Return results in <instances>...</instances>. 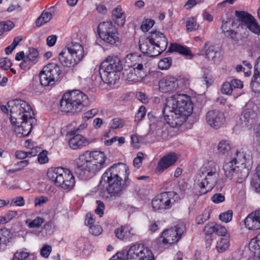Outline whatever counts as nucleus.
I'll return each mask as SVG.
<instances>
[{
    "instance_id": "8",
    "label": "nucleus",
    "mask_w": 260,
    "mask_h": 260,
    "mask_svg": "<svg viewBox=\"0 0 260 260\" xmlns=\"http://www.w3.org/2000/svg\"><path fill=\"white\" fill-rule=\"evenodd\" d=\"M127 59L134 63L127 65L130 67L129 70L124 69L123 71V75L125 80L133 82L141 81L146 75L147 62L140 55L136 54H131L129 57L127 55Z\"/></svg>"
},
{
    "instance_id": "49",
    "label": "nucleus",
    "mask_w": 260,
    "mask_h": 260,
    "mask_svg": "<svg viewBox=\"0 0 260 260\" xmlns=\"http://www.w3.org/2000/svg\"><path fill=\"white\" fill-rule=\"evenodd\" d=\"M233 23V22H231V21L223 22L221 28L222 32L224 35L228 33L229 31H230L232 29Z\"/></svg>"
},
{
    "instance_id": "37",
    "label": "nucleus",
    "mask_w": 260,
    "mask_h": 260,
    "mask_svg": "<svg viewBox=\"0 0 260 260\" xmlns=\"http://www.w3.org/2000/svg\"><path fill=\"white\" fill-rule=\"evenodd\" d=\"M251 86L252 90L260 93V75L254 73L251 80Z\"/></svg>"
},
{
    "instance_id": "36",
    "label": "nucleus",
    "mask_w": 260,
    "mask_h": 260,
    "mask_svg": "<svg viewBox=\"0 0 260 260\" xmlns=\"http://www.w3.org/2000/svg\"><path fill=\"white\" fill-rule=\"evenodd\" d=\"M199 24L194 17H189L186 21V27L187 31H193L199 29Z\"/></svg>"
},
{
    "instance_id": "16",
    "label": "nucleus",
    "mask_w": 260,
    "mask_h": 260,
    "mask_svg": "<svg viewBox=\"0 0 260 260\" xmlns=\"http://www.w3.org/2000/svg\"><path fill=\"white\" fill-rule=\"evenodd\" d=\"M154 43V41L150 38V36L147 37H141L139 42V48L143 54H146L148 56H157L164 51L166 43L165 42V39H164L160 43V47L161 49L156 47Z\"/></svg>"
},
{
    "instance_id": "58",
    "label": "nucleus",
    "mask_w": 260,
    "mask_h": 260,
    "mask_svg": "<svg viewBox=\"0 0 260 260\" xmlns=\"http://www.w3.org/2000/svg\"><path fill=\"white\" fill-rule=\"evenodd\" d=\"M216 52L213 46H210L205 52V56L208 59H212L215 57Z\"/></svg>"
},
{
    "instance_id": "28",
    "label": "nucleus",
    "mask_w": 260,
    "mask_h": 260,
    "mask_svg": "<svg viewBox=\"0 0 260 260\" xmlns=\"http://www.w3.org/2000/svg\"><path fill=\"white\" fill-rule=\"evenodd\" d=\"M233 145L229 140H222L218 144L217 152L219 155H227L232 150Z\"/></svg>"
},
{
    "instance_id": "17",
    "label": "nucleus",
    "mask_w": 260,
    "mask_h": 260,
    "mask_svg": "<svg viewBox=\"0 0 260 260\" xmlns=\"http://www.w3.org/2000/svg\"><path fill=\"white\" fill-rule=\"evenodd\" d=\"M207 123L214 128L220 127L225 121V117L223 113L218 110L208 111L206 115Z\"/></svg>"
},
{
    "instance_id": "9",
    "label": "nucleus",
    "mask_w": 260,
    "mask_h": 260,
    "mask_svg": "<svg viewBox=\"0 0 260 260\" xmlns=\"http://www.w3.org/2000/svg\"><path fill=\"white\" fill-rule=\"evenodd\" d=\"M47 177L54 184L64 189L71 190L75 185V178L71 171L61 167L50 169Z\"/></svg>"
},
{
    "instance_id": "45",
    "label": "nucleus",
    "mask_w": 260,
    "mask_h": 260,
    "mask_svg": "<svg viewBox=\"0 0 260 260\" xmlns=\"http://www.w3.org/2000/svg\"><path fill=\"white\" fill-rule=\"evenodd\" d=\"M154 24V20L152 19H146L143 22L141 26V29L143 31L146 32L153 26Z\"/></svg>"
},
{
    "instance_id": "20",
    "label": "nucleus",
    "mask_w": 260,
    "mask_h": 260,
    "mask_svg": "<svg viewBox=\"0 0 260 260\" xmlns=\"http://www.w3.org/2000/svg\"><path fill=\"white\" fill-rule=\"evenodd\" d=\"M182 229H167L162 233L160 238L164 244L177 242L181 237Z\"/></svg>"
},
{
    "instance_id": "12",
    "label": "nucleus",
    "mask_w": 260,
    "mask_h": 260,
    "mask_svg": "<svg viewBox=\"0 0 260 260\" xmlns=\"http://www.w3.org/2000/svg\"><path fill=\"white\" fill-rule=\"evenodd\" d=\"M98 32L100 38L107 43L114 45L119 41L117 29L110 21L101 22L98 27Z\"/></svg>"
},
{
    "instance_id": "21",
    "label": "nucleus",
    "mask_w": 260,
    "mask_h": 260,
    "mask_svg": "<svg viewBox=\"0 0 260 260\" xmlns=\"http://www.w3.org/2000/svg\"><path fill=\"white\" fill-rule=\"evenodd\" d=\"M69 54L74 59H76L78 64L83 58L84 49L83 46L79 43L71 42L66 47Z\"/></svg>"
},
{
    "instance_id": "35",
    "label": "nucleus",
    "mask_w": 260,
    "mask_h": 260,
    "mask_svg": "<svg viewBox=\"0 0 260 260\" xmlns=\"http://www.w3.org/2000/svg\"><path fill=\"white\" fill-rule=\"evenodd\" d=\"M52 14L50 12L44 11L41 16L37 19L36 24L37 26H40L49 22L52 18Z\"/></svg>"
},
{
    "instance_id": "15",
    "label": "nucleus",
    "mask_w": 260,
    "mask_h": 260,
    "mask_svg": "<svg viewBox=\"0 0 260 260\" xmlns=\"http://www.w3.org/2000/svg\"><path fill=\"white\" fill-rule=\"evenodd\" d=\"M126 256L127 260H154L151 250L141 244L131 246Z\"/></svg>"
},
{
    "instance_id": "24",
    "label": "nucleus",
    "mask_w": 260,
    "mask_h": 260,
    "mask_svg": "<svg viewBox=\"0 0 260 260\" xmlns=\"http://www.w3.org/2000/svg\"><path fill=\"white\" fill-rule=\"evenodd\" d=\"M65 47L58 54V60L61 64L67 68L73 67L77 64L76 60L74 59Z\"/></svg>"
},
{
    "instance_id": "55",
    "label": "nucleus",
    "mask_w": 260,
    "mask_h": 260,
    "mask_svg": "<svg viewBox=\"0 0 260 260\" xmlns=\"http://www.w3.org/2000/svg\"><path fill=\"white\" fill-rule=\"evenodd\" d=\"M11 205L14 204L17 206L21 207L24 205L25 201L22 197H17L12 199L11 203Z\"/></svg>"
},
{
    "instance_id": "51",
    "label": "nucleus",
    "mask_w": 260,
    "mask_h": 260,
    "mask_svg": "<svg viewBox=\"0 0 260 260\" xmlns=\"http://www.w3.org/2000/svg\"><path fill=\"white\" fill-rule=\"evenodd\" d=\"M53 233V229H41L40 231L37 232L36 235L40 237H44L52 235Z\"/></svg>"
},
{
    "instance_id": "46",
    "label": "nucleus",
    "mask_w": 260,
    "mask_h": 260,
    "mask_svg": "<svg viewBox=\"0 0 260 260\" xmlns=\"http://www.w3.org/2000/svg\"><path fill=\"white\" fill-rule=\"evenodd\" d=\"M210 212L209 210H206L204 211L202 215H199L196 218V222L198 224H200L204 222L209 218Z\"/></svg>"
},
{
    "instance_id": "13",
    "label": "nucleus",
    "mask_w": 260,
    "mask_h": 260,
    "mask_svg": "<svg viewBox=\"0 0 260 260\" xmlns=\"http://www.w3.org/2000/svg\"><path fill=\"white\" fill-rule=\"evenodd\" d=\"M223 170L227 177L230 179L235 178L239 182H242L249 175V166L235 165V161L232 159L224 164Z\"/></svg>"
},
{
    "instance_id": "22",
    "label": "nucleus",
    "mask_w": 260,
    "mask_h": 260,
    "mask_svg": "<svg viewBox=\"0 0 260 260\" xmlns=\"http://www.w3.org/2000/svg\"><path fill=\"white\" fill-rule=\"evenodd\" d=\"M177 157L175 153H171L164 156L158 161L156 167V171L158 173H162L171 166L174 164L177 161Z\"/></svg>"
},
{
    "instance_id": "26",
    "label": "nucleus",
    "mask_w": 260,
    "mask_h": 260,
    "mask_svg": "<svg viewBox=\"0 0 260 260\" xmlns=\"http://www.w3.org/2000/svg\"><path fill=\"white\" fill-rule=\"evenodd\" d=\"M112 18L119 26H123L125 22V16L120 6H117L112 11Z\"/></svg>"
},
{
    "instance_id": "60",
    "label": "nucleus",
    "mask_w": 260,
    "mask_h": 260,
    "mask_svg": "<svg viewBox=\"0 0 260 260\" xmlns=\"http://www.w3.org/2000/svg\"><path fill=\"white\" fill-rule=\"evenodd\" d=\"M98 206L95 209V213L98 214L100 217H102L104 214V210L105 209V205L103 202L100 201H96Z\"/></svg>"
},
{
    "instance_id": "39",
    "label": "nucleus",
    "mask_w": 260,
    "mask_h": 260,
    "mask_svg": "<svg viewBox=\"0 0 260 260\" xmlns=\"http://www.w3.org/2000/svg\"><path fill=\"white\" fill-rule=\"evenodd\" d=\"M247 27L251 31L255 34L257 35H260V25L255 18L249 23Z\"/></svg>"
},
{
    "instance_id": "50",
    "label": "nucleus",
    "mask_w": 260,
    "mask_h": 260,
    "mask_svg": "<svg viewBox=\"0 0 260 260\" xmlns=\"http://www.w3.org/2000/svg\"><path fill=\"white\" fill-rule=\"evenodd\" d=\"M52 250L51 246L46 244L44 245L40 250V254L42 256L47 258L50 255Z\"/></svg>"
},
{
    "instance_id": "19",
    "label": "nucleus",
    "mask_w": 260,
    "mask_h": 260,
    "mask_svg": "<svg viewBox=\"0 0 260 260\" xmlns=\"http://www.w3.org/2000/svg\"><path fill=\"white\" fill-rule=\"evenodd\" d=\"M69 139V145L74 150L80 149L88 144L87 140L83 136L76 133V131H70L67 134Z\"/></svg>"
},
{
    "instance_id": "10",
    "label": "nucleus",
    "mask_w": 260,
    "mask_h": 260,
    "mask_svg": "<svg viewBox=\"0 0 260 260\" xmlns=\"http://www.w3.org/2000/svg\"><path fill=\"white\" fill-rule=\"evenodd\" d=\"M61 75L60 68L57 63H48L40 73V83L45 86L53 85L60 80Z\"/></svg>"
},
{
    "instance_id": "27",
    "label": "nucleus",
    "mask_w": 260,
    "mask_h": 260,
    "mask_svg": "<svg viewBox=\"0 0 260 260\" xmlns=\"http://www.w3.org/2000/svg\"><path fill=\"white\" fill-rule=\"evenodd\" d=\"M235 161V165H239L240 166H249V170L251 168V161L249 158H247L246 154L243 151H236V157L232 159Z\"/></svg>"
},
{
    "instance_id": "1",
    "label": "nucleus",
    "mask_w": 260,
    "mask_h": 260,
    "mask_svg": "<svg viewBox=\"0 0 260 260\" xmlns=\"http://www.w3.org/2000/svg\"><path fill=\"white\" fill-rule=\"evenodd\" d=\"M190 97L185 94H175L167 98L162 110L164 120L171 127L181 125L192 113Z\"/></svg>"
},
{
    "instance_id": "4",
    "label": "nucleus",
    "mask_w": 260,
    "mask_h": 260,
    "mask_svg": "<svg viewBox=\"0 0 260 260\" xmlns=\"http://www.w3.org/2000/svg\"><path fill=\"white\" fill-rule=\"evenodd\" d=\"M89 105L88 96L82 92L75 90L63 94L60 101V109L62 112L75 114L81 112Z\"/></svg>"
},
{
    "instance_id": "25",
    "label": "nucleus",
    "mask_w": 260,
    "mask_h": 260,
    "mask_svg": "<svg viewBox=\"0 0 260 260\" xmlns=\"http://www.w3.org/2000/svg\"><path fill=\"white\" fill-rule=\"evenodd\" d=\"M244 222L246 228H260V209L249 214L245 218Z\"/></svg>"
},
{
    "instance_id": "3",
    "label": "nucleus",
    "mask_w": 260,
    "mask_h": 260,
    "mask_svg": "<svg viewBox=\"0 0 260 260\" xmlns=\"http://www.w3.org/2000/svg\"><path fill=\"white\" fill-rule=\"evenodd\" d=\"M106 159L104 152L86 151L78 157L76 173L82 179L91 178L107 166Z\"/></svg>"
},
{
    "instance_id": "32",
    "label": "nucleus",
    "mask_w": 260,
    "mask_h": 260,
    "mask_svg": "<svg viewBox=\"0 0 260 260\" xmlns=\"http://www.w3.org/2000/svg\"><path fill=\"white\" fill-rule=\"evenodd\" d=\"M132 229H115L114 234L119 240H125L132 237L134 234Z\"/></svg>"
},
{
    "instance_id": "34",
    "label": "nucleus",
    "mask_w": 260,
    "mask_h": 260,
    "mask_svg": "<svg viewBox=\"0 0 260 260\" xmlns=\"http://www.w3.org/2000/svg\"><path fill=\"white\" fill-rule=\"evenodd\" d=\"M169 51L170 52H176L184 55H190L191 51L187 48L177 43L171 44Z\"/></svg>"
},
{
    "instance_id": "30",
    "label": "nucleus",
    "mask_w": 260,
    "mask_h": 260,
    "mask_svg": "<svg viewBox=\"0 0 260 260\" xmlns=\"http://www.w3.org/2000/svg\"><path fill=\"white\" fill-rule=\"evenodd\" d=\"M235 15L238 18V20L241 22L242 24H245L246 26L254 18V17L250 14L242 11H236Z\"/></svg>"
},
{
    "instance_id": "7",
    "label": "nucleus",
    "mask_w": 260,
    "mask_h": 260,
    "mask_svg": "<svg viewBox=\"0 0 260 260\" xmlns=\"http://www.w3.org/2000/svg\"><path fill=\"white\" fill-rule=\"evenodd\" d=\"M122 69V65L120 58L117 55H109L100 66L101 78L105 83L115 84L116 80V73Z\"/></svg>"
},
{
    "instance_id": "52",
    "label": "nucleus",
    "mask_w": 260,
    "mask_h": 260,
    "mask_svg": "<svg viewBox=\"0 0 260 260\" xmlns=\"http://www.w3.org/2000/svg\"><path fill=\"white\" fill-rule=\"evenodd\" d=\"M11 66V61L7 58H2L0 59V67L2 69L7 70L10 68Z\"/></svg>"
},
{
    "instance_id": "29",
    "label": "nucleus",
    "mask_w": 260,
    "mask_h": 260,
    "mask_svg": "<svg viewBox=\"0 0 260 260\" xmlns=\"http://www.w3.org/2000/svg\"><path fill=\"white\" fill-rule=\"evenodd\" d=\"M12 235L9 229H0V250L5 248Z\"/></svg>"
},
{
    "instance_id": "40",
    "label": "nucleus",
    "mask_w": 260,
    "mask_h": 260,
    "mask_svg": "<svg viewBox=\"0 0 260 260\" xmlns=\"http://www.w3.org/2000/svg\"><path fill=\"white\" fill-rule=\"evenodd\" d=\"M172 64V59L166 57L161 59L158 63V67L160 70H167L170 68Z\"/></svg>"
},
{
    "instance_id": "54",
    "label": "nucleus",
    "mask_w": 260,
    "mask_h": 260,
    "mask_svg": "<svg viewBox=\"0 0 260 260\" xmlns=\"http://www.w3.org/2000/svg\"><path fill=\"white\" fill-rule=\"evenodd\" d=\"M146 113V110L144 106H141L136 115L135 118L136 120H142L145 116Z\"/></svg>"
},
{
    "instance_id": "6",
    "label": "nucleus",
    "mask_w": 260,
    "mask_h": 260,
    "mask_svg": "<svg viewBox=\"0 0 260 260\" xmlns=\"http://www.w3.org/2000/svg\"><path fill=\"white\" fill-rule=\"evenodd\" d=\"M219 166L213 161H209L201 169L203 178L198 180L200 194H204L211 190L217 182L219 172Z\"/></svg>"
},
{
    "instance_id": "48",
    "label": "nucleus",
    "mask_w": 260,
    "mask_h": 260,
    "mask_svg": "<svg viewBox=\"0 0 260 260\" xmlns=\"http://www.w3.org/2000/svg\"><path fill=\"white\" fill-rule=\"evenodd\" d=\"M233 88L230 82H225L221 86V91L222 93L225 94H231L233 91Z\"/></svg>"
},
{
    "instance_id": "2",
    "label": "nucleus",
    "mask_w": 260,
    "mask_h": 260,
    "mask_svg": "<svg viewBox=\"0 0 260 260\" xmlns=\"http://www.w3.org/2000/svg\"><path fill=\"white\" fill-rule=\"evenodd\" d=\"M10 111V120L13 125L21 122L20 126L15 128L17 137H26L32 128L34 112L29 105L19 99L10 101L7 103Z\"/></svg>"
},
{
    "instance_id": "23",
    "label": "nucleus",
    "mask_w": 260,
    "mask_h": 260,
    "mask_svg": "<svg viewBox=\"0 0 260 260\" xmlns=\"http://www.w3.org/2000/svg\"><path fill=\"white\" fill-rule=\"evenodd\" d=\"M257 107L253 104L249 103L245 106L243 112V115L240 120L243 121L245 125L251 120L254 119L257 116Z\"/></svg>"
},
{
    "instance_id": "41",
    "label": "nucleus",
    "mask_w": 260,
    "mask_h": 260,
    "mask_svg": "<svg viewBox=\"0 0 260 260\" xmlns=\"http://www.w3.org/2000/svg\"><path fill=\"white\" fill-rule=\"evenodd\" d=\"M98 112L99 110L98 109H92L83 113L82 116V118L84 121H85L93 117L98 113Z\"/></svg>"
},
{
    "instance_id": "63",
    "label": "nucleus",
    "mask_w": 260,
    "mask_h": 260,
    "mask_svg": "<svg viewBox=\"0 0 260 260\" xmlns=\"http://www.w3.org/2000/svg\"><path fill=\"white\" fill-rule=\"evenodd\" d=\"M94 222V220L93 218V215L90 213L87 214L85 220V225L87 226H89L90 228H91L92 226H93V224Z\"/></svg>"
},
{
    "instance_id": "62",
    "label": "nucleus",
    "mask_w": 260,
    "mask_h": 260,
    "mask_svg": "<svg viewBox=\"0 0 260 260\" xmlns=\"http://www.w3.org/2000/svg\"><path fill=\"white\" fill-rule=\"evenodd\" d=\"M224 199V196L221 193H216L211 198L212 201L215 203L222 202Z\"/></svg>"
},
{
    "instance_id": "38",
    "label": "nucleus",
    "mask_w": 260,
    "mask_h": 260,
    "mask_svg": "<svg viewBox=\"0 0 260 260\" xmlns=\"http://www.w3.org/2000/svg\"><path fill=\"white\" fill-rule=\"evenodd\" d=\"M37 152L35 149H31L27 152L23 151H17L15 152V156L18 159H23L27 157H31L36 155Z\"/></svg>"
},
{
    "instance_id": "31",
    "label": "nucleus",
    "mask_w": 260,
    "mask_h": 260,
    "mask_svg": "<svg viewBox=\"0 0 260 260\" xmlns=\"http://www.w3.org/2000/svg\"><path fill=\"white\" fill-rule=\"evenodd\" d=\"M249 248L253 252L254 257L260 256V235L251 240L249 243Z\"/></svg>"
},
{
    "instance_id": "11",
    "label": "nucleus",
    "mask_w": 260,
    "mask_h": 260,
    "mask_svg": "<svg viewBox=\"0 0 260 260\" xmlns=\"http://www.w3.org/2000/svg\"><path fill=\"white\" fill-rule=\"evenodd\" d=\"M205 235V238L207 241H209V244L210 245L211 241L214 238V235H217L221 236L220 240L216 243V249L219 252H223L229 249L230 246V233L226 229H204L203 231Z\"/></svg>"
},
{
    "instance_id": "18",
    "label": "nucleus",
    "mask_w": 260,
    "mask_h": 260,
    "mask_svg": "<svg viewBox=\"0 0 260 260\" xmlns=\"http://www.w3.org/2000/svg\"><path fill=\"white\" fill-rule=\"evenodd\" d=\"M178 88V80L177 78L167 76L161 79L159 82V90L165 93L171 94L175 92Z\"/></svg>"
},
{
    "instance_id": "43",
    "label": "nucleus",
    "mask_w": 260,
    "mask_h": 260,
    "mask_svg": "<svg viewBox=\"0 0 260 260\" xmlns=\"http://www.w3.org/2000/svg\"><path fill=\"white\" fill-rule=\"evenodd\" d=\"M38 55L39 53L38 51L34 48H30L29 49L28 53L27 55V59L32 62L35 63Z\"/></svg>"
},
{
    "instance_id": "5",
    "label": "nucleus",
    "mask_w": 260,
    "mask_h": 260,
    "mask_svg": "<svg viewBox=\"0 0 260 260\" xmlns=\"http://www.w3.org/2000/svg\"><path fill=\"white\" fill-rule=\"evenodd\" d=\"M119 166L120 164L114 165L108 169L102 177L101 182L103 181L108 184L107 190L111 197L120 196L124 189L123 185L121 184L122 179L118 174V171H124L127 174L128 170L125 166L122 165L119 168Z\"/></svg>"
},
{
    "instance_id": "44",
    "label": "nucleus",
    "mask_w": 260,
    "mask_h": 260,
    "mask_svg": "<svg viewBox=\"0 0 260 260\" xmlns=\"http://www.w3.org/2000/svg\"><path fill=\"white\" fill-rule=\"evenodd\" d=\"M233 217V212L231 210H228V211L222 213L219 215V219L221 221L228 223L230 222Z\"/></svg>"
},
{
    "instance_id": "59",
    "label": "nucleus",
    "mask_w": 260,
    "mask_h": 260,
    "mask_svg": "<svg viewBox=\"0 0 260 260\" xmlns=\"http://www.w3.org/2000/svg\"><path fill=\"white\" fill-rule=\"evenodd\" d=\"M143 154L142 152H139L137 154V156L134 159L133 164L134 166L139 168L141 167L142 165V159L143 158Z\"/></svg>"
},
{
    "instance_id": "56",
    "label": "nucleus",
    "mask_w": 260,
    "mask_h": 260,
    "mask_svg": "<svg viewBox=\"0 0 260 260\" xmlns=\"http://www.w3.org/2000/svg\"><path fill=\"white\" fill-rule=\"evenodd\" d=\"M224 36L236 43L238 41L237 32L233 29L229 31L228 33L224 35Z\"/></svg>"
},
{
    "instance_id": "64",
    "label": "nucleus",
    "mask_w": 260,
    "mask_h": 260,
    "mask_svg": "<svg viewBox=\"0 0 260 260\" xmlns=\"http://www.w3.org/2000/svg\"><path fill=\"white\" fill-rule=\"evenodd\" d=\"M48 201V198L46 197L42 196L40 198H36L35 200V204L36 206H40L44 203H45Z\"/></svg>"
},
{
    "instance_id": "57",
    "label": "nucleus",
    "mask_w": 260,
    "mask_h": 260,
    "mask_svg": "<svg viewBox=\"0 0 260 260\" xmlns=\"http://www.w3.org/2000/svg\"><path fill=\"white\" fill-rule=\"evenodd\" d=\"M43 222V219L41 217H37L34 220L30 222L28 224L29 228L39 227Z\"/></svg>"
},
{
    "instance_id": "53",
    "label": "nucleus",
    "mask_w": 260,
    "mask_h": 260,
    "mask_svg": "<svg viewBox=\"0 0 260 260\" xmlns=\"http://www.w3.org/2000/svg\"><path fill=\"white\" fill-rule=\"evenodd\" d=\"M38 161L41 164H45L48 161V158L47 156V151L44 150L40 152L38 156Z\"/></svg>"
},
{
    "instance_id": "33",
    "label": "nucleus",
    "mask_w": 260,
    "mask_h": 260,
    "mask_svg": "<svg viewBox=\"0 0 260 260\" xmlns=\"http://www.w3.org/2000/svg\"><path fill=\"white\" fill-rule=\"evenodd\" d=\"M151 39H152L154 42V45L157 48H159L161 49V42H162V40L165 39V42L166 43L165 44V48L164 51L166 49L168 46V41L166 36L164 35V34L157 32L154 33L151 36H150Z\"/></svg>"
},
{
    "instance_id": "42",
    "label": "nucleus",
    "mask_w": 260,
    "mask_h": 260,
    "mask_svg": "<svg viewBox=\"0 0 260 260\" xmlns=\"http://www.w3.org/2000/svg\"><path fill=\"white\" fill-rule=\"evenodd\" d=\"M124 124V120L119 118H115L112 119L110 128L112 129L119 128L122 127Z\"/></svg>"
},
{
    "instance_id": "47",
    "label": "nucleus",
    "mask_w": 260,
    "mask_h": 260,
    "mask_svg": "<svg viewBox=\"0 0 260 260\" xmlns=\"http://www.w3.org/2000/svg\"><path fill=\"white\" fill-rule=\"evenodd\" d=\"M29 255V253L27 252L17 251L15 253L13 260H25Z\"/></svg>"
},
{
    "instance_id": "61",
    "label": "nucleus",
    "mask_w": 260,
    "mask_h": 260,
    "mask_svg": "<svg viewBox=\"0 0 260 260\" xmlns=\"http://www.w3.org/2000/svg\"><path fill=\"white\" fill-rule=\"evenodd\" d=\"M230 82L233 89L242 88L243 86L242 82L238 79H233Z\"/></svg>"
},
{
    "instance_id": "14",
    "label": "nucleus",
    "mask_w": 260,
    "mask_h": 260,
    "mask_svg": "<svg viewBox=\"0 0 260 260\" xmlns=\"http://www.w3.org/2000/svg\"><path fill=\"white\" fill-rule=\"evenodd\" d=\"M180 200L178 194L174 191L164 192L152 201V207L155 211L170 208Z\"/></svg>"
}]
</instances>
